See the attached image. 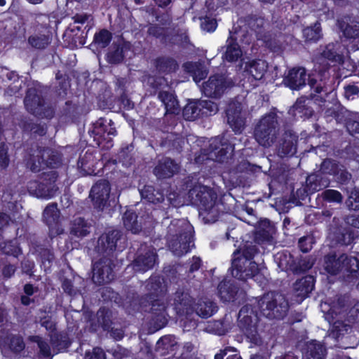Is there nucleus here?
<instances>
[{
    "label": "nucleus",
    "mask_w": 359,
    "mask_h": 359,
    "mask_svg": "<svg viewBox=\"0 0 359 359\" xmlns=\"http://www.w3.org/2000/svg\"><path fill=\"white\" fill-rule=\"evenodd\" d=\"M313 238L311 236H304L299 241V246L303 252H307L312 248Z\"/></svg>",
    "instance_id": "47"
},
{
    "label": "nucleus",
    "mask_w": 359,
    "mask_h": 359,
    "mask_svg": "<svg viewBox=\"0 0 359 359\" xmlns=\"http://www.w3.org/2000/svg\"><path fill=\"white\" fill-rule=\"evenodd\" d=\"M11 347L14 351L18 352L24 348L25 344L20 337H13L11 342Z\"/></svg>",
    "instance_id": "50"
},
{
    "label": "nucleus",
    "mask_w": 359,
    "mask_h": 359,
    "mask_svg": "<svg viewBox=\"0 0 359 359\" xmlns=\"http://www.w3.org/2000/svg\"><path fill=\"white\" fill-rule=\"evenodd\" d=\"M43 218L48 226L57 224L59 210L55 204L48 205L43 212Z\"/></svg>",
    "instance_id": "34"
},
{
    "label": "nucleus",
    "mask_w": 359,
    "mask_h": 359,
    "mask_svg": "<svg viewBox=\"0 0 359 359\" xmlns=\"http://www.w3.org/2000/svg\"><path fill=\"white\" fill-rule=\"evenodd\" d=\"M250 25L252 29L262 27L264 25V20L262 18H257L250 22Z\"/></svg>",
    "instance_id": "58"
},
{
    "label": "nucleus",
    "mask_w": 359,
    "mask_h": 359,
    "mask_svg": "<svg viewBox=\"0 0 359 359\" xmlns=\"http://www.w3.org/2000/svg\"><path fill=\"white\" fill-rule=\"evenodd\" d=\"M93 280L101 285L109 283L114 278V274L109 263L105 262H96L93 269Z\"/></svg>",
    "instance_id": "13"
},
{
    "label": "nucleus",
    "mask_w": 359,
    "mask_h": 359,
    "mask_svg": "<svg viewBox=\"0 0 359 359\" xmlns=\"http://www.w3.org/2000/svg\"><path fill=\"white\" fill-rule=\"evenodd\" d=\"M110 190L109 183L107 180L98 181L93 186L90 196L96 208H102L107 204Z\"/></svg>",
    "instance_id": "9"
},
{
    "label": "nucleus",
    "mask_w": 359,
    "mask_h": 359,
    "mask_svg": "<svg viewBox=\"0 0 359 359\" xmlns=\"http://www.w3.org/2000/svg\"><path fill=\"white\" fill-rule=\"evenodd\" d=\"M314 287L313 278L312 276H306L296 281L294 285V290L300 299L306 298L313 290Z\"/></svg>",
    "instance_id": "23"
},
{
    "label": "nucleus",
    "mask_w": 359,
    "mask_h": 359,
    "mask_svg": "<svg viewBox=\"0 0 359 359\" xmlns=\"http://www.w3.org/2000/svg\"><path fill=\"white\" fill-rule=\"evenodd\" d=\"M29 190L33 192L38 198L48 199L55 196L57 189L52 182L47 184L41 183L39 184H37L36 182H32L29 186Z\"/></svg>",
    "instance_id": "17"
},
{
    "label": "nucleus",
    "mask_w": 359,
    "mask_h": 359,
    "mask_svg": "<svg viewBox=\"0 0 359 359\" xmlns=\"http://www.w3.org/2000/svg\"><path fill=\"white\" fill-rule=\"evenodd\" d=\"M342 313L341 311L337 312L334 307L329 311H325V318L332 325V331L336 332L337 334H341V332L347 330V325H344L341 320Z\"/></svg>",
    "instance_id": "21"
},
{
    "label": "nucleus",
    "mask_w": 359,
    "mask_h": 359,
    "mask_svg": "<svg viewBox=\"0 0 359 359\" xmlns=\"http://www.w3.org/2000/svg\"><path fill=\"white\" fill-rule=\"evenodd\" d=\"M175 342V337H172V336H167V337H162L160 341H158V343H162L164 345H169L170 344V346H173V343Z\"/></svg>",
    "instance_id": "55"
},
{
    "label": "nucleus",
    "mask_w": 359,
    "mask_h": 359,
    "mask_svg": "<svg viewBox=\"0 0 359 359\" xmlns=\"http://www.w3.org/2000/svg\"><path fill=\"white\" fill-rule=\"evenodd\" d=\"M257 309L266 318H280L287 311L288 304L284 295L270 292L258 301Z\"/></svg>",
    "instance_id": "4"
},
{
    "label": "nucleus",
    "mask_w": 359,
    "mask_h": 359,
    "mask_svg": "<svg viewBox=\"0 0 359 359\" xmlns=\"http://www.w3.org/2000/svg\"><path fill=\"white\" fill-rule=\"evenodd\" d=\"M267 68V63L262 60H254L246 63L245 69L252 75V77H248V80L254 81L262 79L266 72Z\"/></svg>",
    "instance_id": "18"
},
{
    "label": "nucleus",
    "mask_w": 359,
    "mask_h": 359,
    "mask_svg": "<svg viewBox=\"0 0 359 359\" xmlns=\"http://www.w3.org/2000/svg\"><path fill=\"white\" fill-rule=\"evenodd\" d=\"M121 232L117 230H113L102 235L97 241L98 250L112 252L116 250L118 246V241L121 239Z\"/></svg>",
    "instance_id": "14"
},
{
    "label": "nucleus",
    "mask_w": 359,
    "mask_h": 359,
    "mask_svg": "<svg viewBox=\"0 0 359 359\" xmlns=\"http://www.w3.org/2000/svg\"><path fill=\"white\" fill-rule=\"evenodd\" d=\"M158 97L164 104L167 112L175 113L179 109V102L174 91H159Z\"/></svg>",
    "instance_id": "26"
},
{
    "label": "nucleus",
    "mask_w": 359,
    "mask_h": 359,
    "mask_svg": "<svg viewBox=\"0 0 359 359\" xmlns=\"http://www.w3.org/2000/svg\"><path fill=\"white\" fill-rule=\"evenodd\" d=\"M337 25L344 37L348 39L358 40L359 48V22L350 24L344 19H340L337 20Z\"/></svg>",
    "instance_id": "24"
},
{
    "label": "nucleus",
    "mask_w": 359,
    "mask_h": 359,
    "mask_svg": "<svg viewBox=\"0 0 359 359\" xmlns=\"http://www.w3.org/2000/svg\"><path fill=\"white\" fill-rule=\"evenodd\" d=\"M165 309V304H160L159 300H156L152 303L151 309L153 311H162Z\"/></svg>",
    "instance_id": "57"
},
{
    "label": "nucleus",
    "mask_w": 359,
    "mask_h": 359,
    "mask_svg": "<svg viewBox=\"0 0 359 359\" xmlns=\"http://www.w3.org/2000/svg\"><path fill=\"white\" fill-rule=\"evenodd\" d=\"M156 263V252L154 250H149L145 255H140L135 260L133 267L136 271H145L151 269Z\"/></svg>",
    "instance_id": "22"
},
{
    "label": "nucleus",
    "mask_w": 359,
    "mask_h": 359,
    "mask_svg": "<svg viewBox=\"0 0 359 359\" xmlns=\"http://www.w3.org/2000/svg\"><path fill=\"white\" fill-rule=\"evenodd\" d=\"M154 65L156 70L159 72L170 73L176 71L178 65L176 61L168 57H160L156 58Z\"/></svg>",
    "instance_id": "29"
},
{
    "label": "nucleus",
    "mask_w": 359,
    "mask_h": 359,
    "mask_svg": "<svg viewBox=\"0 0 359 359\" xmlns=\"http://www.w3.org/2000/svg\"><path fill=\"white\" fill-rule=\"evenodd\" d=\"M200 106L199 101L187 104L183 110L184 118L187 120H194L197 118L201 113Z\"/></svg>",
    "instance_id": "38"
},
{
    "label": "nucleus",
    "mask_w": 359,
    "mask_h": 359,
    "mask_svg": "<svg viewBox=\"0 0 359 359\" xmlns=\"http://www.w3.org/2000/svg\"><path fill=\"white\" fill-rule=\"evenodd\" d=\"M176 309L182 313H191L194 310L202 318H208L215 311V306L211 302L201 301L193 306L192 299L188 293L176 292L175 297Z\"/></svg>",
    "instance_id": "5"
},
{
    "label": "nucleus",
    "mask_w": 359,
    "mask_h": 359,
    "mask_svg": "<svg viewBox=\"0 0 359 359\" xmlns=\"http://www.w3.org/2000/svg\"><path fill=\"white\" fill-rule=\"evenodd\" d=\"M24 290L25 292L28 295H32L34 293V287L32 285H25Z\"/></svg>",
    "instance_id": "64"
},
{
    "label": "nucleus",
    "mask_w": 359,
    "mask_h": 359,
    "mask_svg": "<svg viewBox=\"0 0 359 359\" xmlns=\"http://www.w3.org/2000/svg\"><path fill=\"white\" fill-rule=\"evenodd\" d=\"M358 91H344V95L348 99H354L355 95H357Z\"/></svg>",
    "instance_id": "63"
},
{
    "label": "nucleus",
    "mask_w": 359,
    "mask_h": 359,
    "mask_svg": "<svg viewBox=\"0 0 359 359\" xmlns=\"http://www.w3.org/2000/svg\"><path fill=\"white\" fill-rule=\"evenodd\" d=\"M25 104L28 111L36 115H41L42 100L36 91H28L25 99Z\"/></svg>",
    "instance_id": "28"
},
{
    "label": "nucleus",
    "mask_w": 359,
    "mask_h": 359,
    "mask_svg": "<svg viewBox=\"0 0 359 359\" xmlns=\"http://www.w3.org/2000/svg\"><path fill=\"white\" fill-rule=\"evenodd\" d=\"M144 82H146L148 87L151 88H163L166 85L163 77H154L151 76H145Z\"/></svg>",
    "instance_id": "41"
},
{
    "label": "nucleus",
    "mask_w": 359,
    "mask_h": 359,
    "mask_svg": "<svg viewBox=\"0 0 359 359\" xmlns=\"http://www.w3.org/2000/svg\"><path fill=\"white\" fill-rule=\"evenodd\" d=\"M183 67L187 72L191 74L196 82H199L208 74V68L201 62H187L183 65Z\"/></svg>",
    "instance_id": "20"
},
{
    "label": "nucleus",
    "mask_w": 359,
    "mask_h": 359,
    "mask_svg": "<svg viewBox=\"0 0 359 359\" xmlns=\"http://www.w3.org/2000/svg\"><path fill=\"white\" fill-rule=\"evenodd\" d=\"M56 79L61 90H67L70 88L69 81L65 75L57 74Z\"/></svg>",
    "instance_id": "51"
},
{
    "label": "nucleus",
    "mask_w": 359,
    "mask_h": 359,
    "mask_svg": "<svg viewBox=\"0 0 359 359\" xmlns=\"http://www.w3.org/2000/svg\"><path fill=\"white\" fill-rule=\"evenodd\" d=\"M341 48V43L337 41L330 43L324 47L319 55L316 56L315 60L319 64L323 62L324 59L332 62L342 64L344 63V55L340 50Z\"/></svg>",
    "instance_id": "10"
},
{
    "label": "nucleus",
    "mask_w": 359,
    "mask_h": 359,
    "mask_svg": "<svg viewBox=\"0 0 359 359\" xmlns=\"http://www.w3.org/2000/svg\"><path fill=\"white\" fill-rule=\"evenodd\" d=\"M15 272V268L13 266H6L4 269V274L5 276H11Z\"/></svg>",
    "instance_id": "61"
},
{
    "label": "nucleus",
    "mask_w": 359,
    "mask_h": 359,
    "mask_svg": "<svg viewBox=\"0 0 359 359\" xmlns=\"http://www.w3.org/2000/svg\"><path fill=\"white\" fill-rule=\"evenodd\" d=\"M257 315V308L252 309L251 306L246 305L240 310L238 318L242 326L248 329L255 324Z\"/></svg>",
    "instance_id": "19"
},
{
    "label": "nucleus",
    "mask_w": 359,
    "mask_h": 359,
    "mask_svg": "<svg viewBox=\"0 0 359 359\" xmlns=\"http://www.w3.org/2000/svg\"><path fill=\"white\" fill-rule=\"evenodd\" d=\"M228 351L231 353L227 356L226 359H242L241 356L235 350L228 349Z\"/></svg>",
    "instance_id": "62"
},
{
    "label": "nucleus",
    "mask_w": 359,
    "mask_h": 359,
    "mask_svg": "<svg viewBox=\"0 0 359 359\" xmlns=\"http://www.w3.org/2000/svg\"><path fill=\"white\" fill-rule=\"evenodd\" d=\"M28 43L36 49H44L50 43V38L44 34L33 35L28 38Z\"/></svg>",
    "instance_id": "39"
},
{
    "label": "nucleus",
    "mask_w": 359,
    "mask_h": 359,
    "mask_svg": "<svg viewBox=\"0 0 359 359\" xmlns=\"http://www.w3.org/2000/svg\"><path fill=\"white\" fill-rule=\"evenodd\" d=\"M90 225L81 217L76 218L72 223L71 233L77 237H84L90 233Z\"/></svg>",
    "instance_id": "31"
},
{
    "label": "nucleus",
    "mask_w": 359,
    "mask_h": 359,
    "mask_svg": "<svg viewBox=\"0 0 359 359\" xmlns=\"http://www.w3.org/2000/svg\"><path fill=\"white\" fill-rule=\"evenodd\" d=\"M234 86L233 80L227 76L222 74H215L210 76L207 82L205 83L203 88L210 90H222L231 88Z\"/></svg>",
    "instance_id": "16"
},
{
    "label": "nucleus",
    "mask_w": 359,
    "mask_h": 359,
    "mask_svg": "<svg viewBox=\"0 0 359 359\" xmlns=\"http://www.w3.org/2000/svg\"><path fill=\"white\" fill-rule=\"evenodd\" d=\"M220 298L224 302L233 301L234 296L232 290H229L225 283H219L218 286Z\"/></svg>",
    "instance_id": "42"
},
{
    "label": "nucleus",
    "mask_w": 359,
    "mask_h": 359,
    "mask_svg": "<svg viewBox=\"0 0 359 359\" xmlns=\"http://www.w3.org/2000/svg\"><path fill=\"white\" fill-rule=\"evenodd\" d=\"M123 224L126 229L130 231L133 233H137L141 230V226L137 221V215L130 211L125 212L123 217Z\"/></svg>",
    "instance_id": "33"
},
{
    "label": "nucleus",
    "mask_w": 359,
    "mask_h": 359,
    "mask_svg": "<svg viewBox=\"0 0 359 359\" xmlns=\"http://www.w3.org/2000/svg\"><path fill=\"white\" fill-rule=\"evenodd\" d=\"M201 266V259L198 257H193L192 263L190 266V271H194L199 269Z\"/></svg>",
    "instance_id": "56"
},
{
    "label": "nucleus",
    "mask_w": 359,
    "mask_h": 359,
    "mask_svg": "<svg viewBox=\"0 0 359 359\" xmlns=\"http://www.w3.org/2000/svg\"><path fill=\"white\" fill-rule=\"evenodd\" d=\"M325 348L323 344L311 341L306 344V349L304 353L306 359H325Z\"/></svg>",
    "instance_id": "27"
},
{
    "label": "nucleus",
    "mask_w": 359,
    "mask_h": 359,
    "mask_svg": "<svg viewBox=\"0 0 359 359\" xmlns=\"http://www.w3.org/2000/svg\"><path fill=\"white\" fill-rule=\"evenodd\" d=\"M278 124L275 113L271 112L263 116L255 129V138L264 147H271L278 135Z\"/></svg>",
    "instance_id": "3"
},
{
    "label": "nucleus",
    "mask_w": 359,
    "mask_h": 359,
    "mask_svg": "<svg viewBox=\"0 0 359 359\" xmlns=\"http://www.w3.org/2000/svg\"><path fill=\"white\" fill-rule=\"evenodd\" d=\"M242 56V51L239 45L231 37L227 40L226 49L224 58L228 62H236Z\"/></svg>",
    "instance_id": "30"
},
{
    "label": "nucleus",
    "mask_w": 359,
    "mask_h": 359,
    "mask_svg": "<svg viewBox=\"0 0 359 359\" xmlns=\"http://www.w3.org/2000/svg\"><path fill=\"white\" fill-rule=\"evenodd\" d=\"M232 150V147L222 144L219 137H215L210 140V151L205 154V158L219 162L224 161L225 156Z\"/></svg>",
    "instance_id": "11"
},
{
    "label": "nucleus",
    "mask_w": 359,
    "mask_h": 359,
    "mask_svg": "<svg viewBox=\"0 0 359 359\" xmlns=\"http://www.w3.org/2000/svg\"><path fill=\"white\" fill-rule=\"evenodd\" d=\"M197 197L200 201L199 215L208 222H215L218 217L215 208L216 194L210 189L203 187L200 188Z\"/></svg>",
    "instance_id": "7"
},
{
    "label": "nucleus",
    "mask_w": 359,
    "mask_h": 359,
    "mask_svg": "<svg viewBox=\"0 0 359 359\" xmlns=\"http://www.w3.org/2000/svg\"><path fill=\"white\" fill-rule=\"evenodd\" d=\"M169 248L176 256H182L190 250L191 226L184 220H174L168 226Z\"/></svg>",
    "instance_id": "2"
},
{
    "label": "nucleus",
    "mask_w": 359,
    "mask_h": 359,
    "mask_svg": "<svg viewBox=\"0 0 359 359\" xmlns=\"http://www.w3.org/2000/svg\"><path fill=\"white\" fill-rule=\"evenodd\" d=\"M347 206L349 209L357 210H359V190L354 189L350 194L346 201Z\"/></svg>",
    "instance_id": "44"
},
{
    "label": "nucleus",
    "mask_w": 359,
    "mask_h": 359,
    "mask_svg": "<svg viewBox=\"0 0 359 359\" xmlns=\"http://www.w3.org/2000/svg\"><path fill=\"white\" fill-rule=\"evenodd\" d=\"M303 34L306 41H316L322 37L321 27L316 22L313 26L308 27L303 30Z\"/></svg>",
    "instance_id": "37"
},
{
    "label": "nucleus",
    "mask_w": 359,
    "mask_h": 359,
    "mask_svg": "<svg viewBox=\"0 0 359 359\" xmlns=\"http://www.w3.org/2000/svg\"><path fill=\"white\" fill-rule=\"evenodd\" d=\"M140 194L143 198L154 203L162 202L164 199L163 195L158 191L155 193V189L151 186H145Z\"/></svg>",
    "instance_id": "35"
},
{
    "label": "nucleus",
    "mask_w": 359,
    "mask_h": 359,
    "mask_svg": "<svg viewBox=\"0 0 359 359\" xmlns=\"http://www.w3.org/2000/svg\"><path fill=\"white\" fill-rule=\"evenodd\" d=\"M347 129L350 133H358L359 129V123L358 122H353L349 123L347 125Z\"/></svg>",
    "instance_id": "60"
},
{
    "label": "nucleus",
    "mask_w": 359,
    "mask_h": 359,
    "mask_svg": "<svg viewBox=\"0 0 359 359\" xmlns=\"http://www.w3.org/2000/svg\"><path fill=\"white\" fill-rule=\"evenodd\" d=\"M9 217L4 213H0V229L6 226L9 222Z\"/></svg>",
    "instance_id": "59"
},
{
    "label": "nucleus",
    "mask_w": 359,
    "mask_h": 359,
    "mask_svg": "<svg viewBox=\"0 0 359 359\" xmlns=\"http://www.w3.org/2000/svg\"><path fill=\"white\" fill-rule=\"evenodd\" d=\"M201 114L209 116L215 114L218 111L217 104L211 100H200Z\"/></svg>",
    "instance_id": "40"
},
{
    "label": "nucleus",
    "mask_w": 359,
    "mask_h": 359,
    "mask_svg": "<svg viewBox=\"0 0 359 359\" xmlns=\"http://www.w3.org/2000/svg\"><path fill=\"white\" fill-rule=\"evenodd\" d=\"M217 27L216 20L209 17H205L201 19V27L207 32L215 30Z\"/></svg>",
    "instance_id": "46"
},
{
    "label": "nucleus",
    "mask_w": 359,
    "mask_h": 359,
    "mask_svg": "<svg viewBox=\"0 0 359 359\" xmlns=\"http://www.w3.org/2000/svg\"><path fill=\"white\" fill-rule=\"evenodd\" d=\"M147 34L156 38H161L163 43H165V29L157 25H151L147 29Z\"/></svg>",
    "instance_id": "43"
},
{
    "label": "nucleus",
    "mask_w": 359,
    "mask_h": 359,
    "mask_svg": "<svg viewBox=\"0 0 359 359\" xmlns=\"http://www.w3.org/2000/svg\"><path fill=\"white\" fill-rule=\"evenodd\" d=\"M325 269L330 274H336L344 267L351 273H355L359 269V262L356 257H348L341 255L338 259L334 255L327 256L325 259Z\"/></svg>",
    "instance_id": "8"
},
{
    "label": "nucleus",
    "mask_w": 359,
    "mask_h": 359,
    "mask_svg": "<svg viewBox=\"0 0 359 359\" xmlns=\"http://www.w3.org/2000/svg\"><path fill=\"white\" fill-rule=\"evenodd\" d=\"M8 165V158L6 150L4 147H0V166L5 168Z\"/></svg>",
    "instance_id": "52"
},
{
    "label": "nucleus",
    "mask_w": 359,
    "mask_h": 359,
    "mask_svg": "<svg viewBox=\"0 0 359 359\" xmlns=\"http://www.w3.org/2000/svg\"><path fill=\"white\" fill-rule=\"evenodd\" d=\"M324 198L329 201L340 203L342 201L341 194L332 189H328L323 193Z\"/></svg>",
    "instance_id": "45"
},
{
    "label": "nucleus",
    "mask_w": 359,
    "mask_h": 359,
    "mask_svg": "<svg viewBox=\"0 0 359 359\" xmlns=\"http://www.w3.org/2000/svg\"><path fill=\"white\" fill-rule=\"evenodd\" d=\"M284 83L286 86L293 90L305 87L306 85L315 90H323L324 88L316 79L308 75L304 67H294L290 69L284 79Z\"/></svg>",
    "instance_id": "6"
},
{
    "label": "nucleus",
    "mask_w": 359,
    "mask_h": 359,
    "mask_svg": "<svg viewBox=\"0 0 359 359\" xmlns=\"http://www.w3.org/2000/svg\"><path fill=\"white\" fill-rule=\"evenodd\" d=\"M32 340L38 344L39 348L43 355L48 356L50 354L49 346L41 340L39 336L32 337Z\"/></svg>",
    "instance_id": "48"
},
{
    "label": "nucleus",
    "mask_w": 359,
    "mask_h": 359,
    "mask_svg": "<svg viewBox=\"0 0 359 359\" xmlns=\"http://www.w3.org/2000/svg\"><path fill=\"white\" fill-rule=\"evenodd\" d=\"M297 137L294 134L287 133L285 134L283 142L278 149V154L281 157L292 156L296 151Z\"/></svg>",
    "instance_id": "25"
},
{
    "label": "nucleus",
    "mask_w": 359,
    "mask_h": 359,
    "mask_svg": "<svg viewBox=\"0 0 359 359\" xmlns=\"http://www.w3.org/2000/svg\"><path fill=\"white\" fill-rule=\"evenodd\" d=\"M257 250L253 245L245 246L241 252H233L232 260L231 274L238 279H245L258 276L257 264L252 261Z\"/></svg>",
    "instance_id": "1"
},
{
    "label": "nucleus",
    "mask_w": 359,
    "mask_h": 359,
    "mask_svg": "<svg viewBox=\"0 0 359 359\" xmlns=\"http://www.w3.org/2000/svg\"><path fill=\"white\" fill-rule=\"evenodd\" d=\"M90 17L89 15L87 14H76L73 17L74 22L83 24Z\"/></svg>",
    "instance_id": "54"
},
{
    "label": "nucleus",
    "mask_w": 359,
    "mask_h": 359,
    "mask_svg": "<svg viewBox=\"0 0 359 359\" xmlns=\"http://www.w3.org/2000/svg\"><path fill=\"white\" fill-rule=\"evenodd\" d=\"M112 34L108 30L103 29L94 36V43L99 48H104L110 43Z\"/></svg>",
    "instance_id": "36"
},
{
    "label": "nucleus",
    "mask_w": 359,
    "mask_h": 359,
    "mask_svg": "<svg viewBox=\"0 0 359 359\" xmlns=\"http://www.w3.org/2000/svg\"><path fill=\"white\" fill-rule=\"evenodd\" d=\"M123 46L113 43L107 55V60L111 64H118L123 60Z\"/></svg>",
    "instance_id": "32"
},
{
    "label": "nucleus",
    "mask_w": 359,
    "mask_h": 359,
    "mask_svg": "<svg viewBox=\"0 0 359 359\" xmlns=\"http://www.w3.org/2000/svg\"><path fill=\"white\" fill-rule=\"evenodd\" d=\"M226 116L230 127L236 133H241L245 126V120L241 115V104L238 102L230 104L226 109Z\"/></svg>",
    "instance_id": "12"
},
{
    "label": "nucleus",
    "mask_w": 359,
    "mask_h": 359,
    "mask_svg": "<svg viewBox=\"0 0 359 359\" xmlns=\"http://www.w3.org/2000/svg\"><path fill=\"white\" fill-rule=\"evenodd\" d=\"M89 359H105V354L100 348H95Z\"/></svg>",
    "instance_id": "53"
},
{
    "label": "nucleus",
    "mask_w": 359,
    "mask_h": 359,
    "mask_svg": "<svg viewBox=\"0 0 359 359\" xmlns=\"http://www.w3.org/2000/svg\"><path fill=\"white\" fill-rule=\"evenodd\" d=\"M178 165L168 158L162 159L154 168V172L158 178L172 177L178 171Z\"/></svg>",
    "instance_id": "15"
},
{
    "label": "nucleus",
    "mask_w": 359,
    "mask_h": 359,
    "mask_svg": "<svg viewBox=\"0 0 359 359\" xmlns=\"http://www.w3.org/2000/svg\"><path fill=\"white\" fill-rule=\"evenodd\" d=\"M318 176L316 175H311L306 179V183H307L308 185H311V189H312L313 191H316L320 190L323 187H326L328 186L327 182L325 181V182H323V183L322 184H319V185L315 184L314 187H312V184H313L316 181H317L318 180Z\"/></svg>",
    "instance_id": "49"
}]
</instances>
